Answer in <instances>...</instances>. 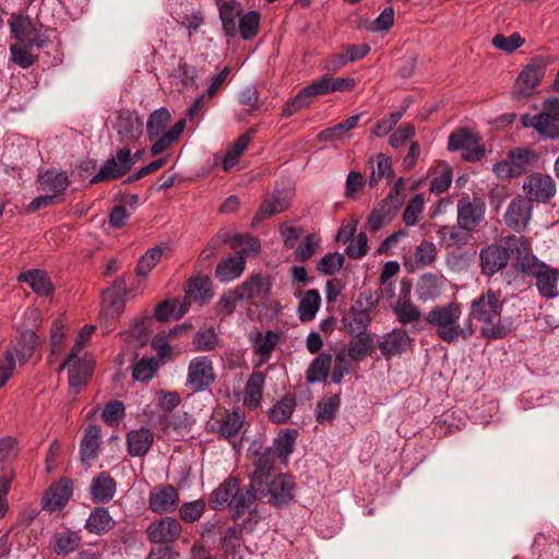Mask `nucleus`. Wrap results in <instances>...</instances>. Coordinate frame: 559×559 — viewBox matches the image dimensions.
Here are the masks:
<instances>
[{
    "label": "nucleus",
    "instance_id": "nucleus-64",
    "mask_svg": "<svg viewBox=\"0 0 559 559\" xmlns=\"http://www.w3.org/2000/svg\"><path fill=\"white\" fill-rule=\"evenodd\" d=\"M163 255V250L159 247L148 249L139 260L136 265V273L139 276H146L152 269L157 264Z\"/></svg>",
    "mask_w": 559,
    "mask_h": 559
},
{
    "label": "nucleus",
    "instance_id": "nucleus-22",
    "mask_svg": "<svg viewBox=\"0 0 559 559\" xmlns=\"http://www.w3.org/2000/svg\"><path fill=\"white\" fill-rule=\"evenodd\" d=\"M39 345V337L33 330H25L21 333L20 337L11 347L12 355L16 356L19 362L24 365L34 354Z\"/></svg>",
    "mask_w": 559,
    "mask_h": 559
},
{
    "label": "nucleus",
    "instance_id": "nucleus-47",
    "mask_svg": "<svg viewBox=\"0 0 559 559\" xmlns=\"http://www.w3.org/2000/svg\"><path fill=\"white\" fill-rule=\"evenodd\" d=\"M360 120V115H354L349 118L345 119L344 121L322 130L318 134V139L320 141H334L337 139H341L346 132L354 129L358 121Z\"/></svg>",
    "mask_w": 559,
    "mask_h": 559
},
{
    "label": "nucleus",
    "instance_id": "nucleus-28",
    "mask_svg": "<svg viewBox=\"0 0 559 559\" xmlns=\"http://www.w3.org/2000/svg\"><path fill=\"white\" fill-rule=\"evenodd\" d=\"M245 258L236 252L235 255H231L225 260H222L215 270V276L221 282H230L238 278L245 271Z\"/></svg>",
    "mask_w": 559,
    "mask_h": 559
},
{
    "label": "nucleus",
    "instance_id": "nucleus-20",
    "mask_svg": "<svg viewBox=\"0 0 559 559\" xmlns=\"http://www.w3.org/2000/svg\"><path fill=\"white\" fill-rule=\"evenodd\" d=\"M117 483L108 472H102L93 478L91 498L94 503H106L116 495Z\"/></svg>",
    "mask_w": 559,
    "mask_h": 559
},
{
    "label": "nucleus",
    "instance_id": "nucleus-1",
    "mask_svg": "<svg viewBox=\"0 0 559 559\" xmlns=\"http://www.w3.org/2000/svg\"><path fill=\"white\" fill-rule=\"evenodd\" d=\"M253 487L240 486L236 477H228L210 497L209 504L212 510L219 511L229 509L233 520H238L246 514L247 509L254 503Z\"/></svg>",
    "mask_w": 559,
    "mask_h": 559
},
{
    "label": "nucleus",
    "instance_id": "nucleus-59",
    "mask_svg": "<svg viewBox=\"0 0 559 559\" xmlns=\"http://www.w3.org/2000/svg\"><path fill=\"white\" fill-rule=\"evenodd\" d=\"M276 343L277 334L273 331H267L265 335L257 332L253 346L255 352L261 355L264 360H267L274 350Z\"/></svg>",
    "mask_w": 559,
    "mask_h": 559
},
{
    "label": "nucleus",
    "instance_id": "nucleus-51",
    "mask_svg": "<svg viewBox=\"0 0 559 559\" xmlns=\"http://www.w3.org/2000/svg\"><path fill=\"white\" fill-rule=\"evenodd\" d=\"M126 174L127 171L118 165L115 158H108L98 173L91 179L90 183L96 185L103 181L115 180L121 178Z\"/></svg>",
    "mask_w": 559,
    "mask_h": 559
},
{
    "label": "nucleus",
    "instance_id": "nucleus-19",
    "mask_svg": "<svg viewBox=\"0 0 559 559\" xmlns=\"http://www.w3.org/2000/svg\"><path fill=\"white\" fill-rule=\"evenodd\" d=\"M411 341L405 330L394 329L380 342L379 349L386 359H390L393 356L402 355L411 345Z\"/></svg>",
    "mask_w": 559,
    "mask_h": 559
},
{
    "label": "nucleus",
    "instance_id": "nucleus-39",
    "mask_svg": "<svg viewBox=\"0 0 559 559\" xmlns=\"http://www.w3.org/2000/svg\"><path fill=\"white\" fill-rule=\"evenodd\" d=\"M297 435V430L288 429L275 438L273 445L269 449L276 455L277 459H280L282 462H286L294 451Z\"/></svg>",
    "mask_w": 559,
    "mask_h": 559
},
{
    "label": "nucleus",
    "instance_id": "nucleus-56",
    "mask_svg": "<svg viewBox=\"0 0 559 559\" xmlns=\"http://www.w3.org/2000/svg\"><path fill=\"white\" fill-rule=\"evenodd\" d=\"M340 396L333 395L325 401L317 403V420L320 424L331 423L340 407Z\"/></svg>",
    "mask_w": 559,
    "mask_h": 559
},
{
    "label": "nucleus",
    "instance_id": "nucleus-57",
    "mask_svg": "<svg viewBox=\"0 0 559 559\" xmlns=\"http://www.w3.org/2000/svg\"><path fill=\"white\" fill-rule=\"evenodd\" d=\"M242 531L240 526L228 527L221 539V547L226 555L235 556L241 545Z\"/></svg>",
    "mask_w": 559,
    "mask_h": 559
},
{
    "label": "nucleus",
    "instance_id": "nucleus-16",
    "mask_svg": "<svg viewBox=\"0 0 559 559\" xmlns=\"http://www.w3.org/2000/svg\"><path fill=\"white\" fill-rule=\"evenodd\" d=\"M290 205L289 191L275 189L262 201L253 221H263L286 211Z\"/></svg>",
    "mask_w": 559,
    "mask_h": 559
},
{
    "label": "nucleus",
    "instance_id": "nucleus-62",
    "mask_svg": "<svg viewBox=\"0 0 559 559\" xmlns=\"http://www.w3.org/2000/svg\"><path fill=\"white\" fill-rule=\"evenodd\" d=\"M478 136L465 128H461L449 135L448 150L464 151L473 144Z\"/></svg>",
    "mask_w": 559,
    "mask_h": 559
},
{
    "label": "nucleus",
    "instance_id": "nucleus-32",
    "mask_svg": "<svg viewBox=\"0 0 559 559\" xmlns=\"http://www.w3.org/2000/svg\"><path fill=\"white\" fill-rule=\"evenodd\" d=\"M142 121L134 111H120L117 118L118 133L129 140L136 139L142 133Z\"/></svg>",
    "mask_w": 559,
    "mask_h": 559
},
{
    "label": "nucleus",
    "instance_id": "nucleus-3",
    "mask_svg": "<svg viewBox=\"0 0 559 559\" xmlns=\"http://www.w3.org/2000/svg\"><path fill=\"white\" fill-rule=\"evenodd\" d=\"M461 305L450 302L435 306L426 316L425 320L436 330L437 336L447 343H453L456 334V325L461 318Z\"/></svg>",
    "mask_w": 559,
    "mask_h": 559
},
{
    "label": "nucleus",
    "instance_id": "nucleus-13",
    "mask_svg": "<svg viewBox=\"0 0 559 559\" xmlns=\"http://www.w3.org/2000/svg\"><path fill=\"white\" fill-rule=\"evenodd\" d=\"M215 376L212 360L207 357H197L191 360L188 369V383L194 391H202L211 385Z\"/></svg>",
    "mask_w": 559,
    "mask_h": 559
},
{
    "label": "nucleus",
    "instance_id": "nucleus-50",
    "mask_svg": "<svg viewBox=\"0 0 559 559\" xmlns=\"http://www.w3.org/2000/svg\"><path fill=\"white\" fill-rule=\"evenodd\" d=\"M170 120V112L167 108L162 107L153 111L146 123V132L150 140L157 138L165 129L167 122Z\"/></svg>",
    "mask_w": 559,
    "mask_h": 559
},
{
    "label": "nucleus",
    "instance_id": "nucleus-35",
    "mask_svg": "<svg viewBox=\"0 0 559 559\" xmlns=\"http://www.w3.org/2000/svg\"><path fill=\"white\" fill-rule=\"evenodd\" d=\"M353 338L348 345V356L354 361H361L374 349V340L372 334L352 335Z\"/></svg>",
    "mask_w": 559,
    "mask_h": 559
},
{
    "label": "nucleus",
    "instance_id": "nucleus-37",
    "mask_svg": "<svg viewBox=\"0 0 559 559\" xmlns=\"http://www.w3.org/2000/svg\"><path fill=\"white\" fill-rule=\"evenodd\" d=\"M332 366V355L322 353L310 364L306 379L309 383L322 382L329 376Z\"/></svg>",
    "mask_w": 559,
    "mask_h": 559
},
{
    "label": "nucleus",
    "instance_id": "nucleus-27",
    "mask_svg": "<svg viewBox=\"0 0 559 559\" xmlns=\"http://www.w3.org/2000/svg\"><path fill=\"white\" fill-rule=\"evenodd\" d=\"M115 520L107 508L95 507L85 523V528L96 535H104L115 527Z\"/></svg>",
    "mask_w": 559,
    "mask_h": 559
},
{
    "label": "nucleus",
    "instance_id": "nucleus-34",
    "mask_svg": "<svg viewBox=\"0 0 559 559\" xmlns=\"http://www.w3.org/2000/svg\"><path fill=\"white\" fill-rule=\"evenodd\" d=\"M187 298L195 301L206 302L213 296L212 281L207 276L191 278L186 287Z\"/></svg>",
    "mask_w": 559,
    "mask_h": 559
},
{
    "label": "nucleus",
    "instance_id": "nucleus-40",
    "mask_svg": "<svg viewBox=\"0 0 559 559\" xmlns=\"http://www.w3.org/2000/svg\"><path fill=\"white\" fill-rule=\"evenodd\" d=\"M100 427L91 425L87 427L84 438L81 441V455L83 461L96 457L99 448Z\"/></svg>",
    "mask_w": 559,
    "mask_h": 559
},
{
    "label": "nucleus",
    "instance_id": "nucleus-17",
    "mask_svg": "<svg viewBox=\"0 0 559 559\" xmlns=\"http://www.w3.org/2000/svg\"><path fill=\"white\" fill-rule=\"evenodd\" d=\"M503 247L507 249L509 255H513L516 260L515 267L521 269L524 273L525 263L530 265L532 262H539L534 255L531 254V243L522 236H510L503 241Z\"/></svg>",
    "mask_w": 559,
    "mask_h": 559
},
{
    "label": "nucleus",
    "instance_id": "nucleus-9",
    "mask_svg": "<svg viewBox=\"0 0 559 559\" xmlns=\"http://www.w3.org/2000/svg\"><path fill=\"white\" fill-rule=\"evenodd\" d=\"M510 260L507 249L503 245H488L479 251L480 273L487 277H491L499 271L503 270Z\"/></svg>",
    "mask_w": 559,
    "mask_h": 559
},
{
    "label": "nucleus",
    "instance_id": "nucleus-12",
    "mask_svg": "<svg viewBox=\"0 0 559 559\" xmlns=\"http://www.w3.org/2000/svg\"><path fill=\"white\" fill-rule=\"evenodd\" d=\"M178 503L179 492L173 485H158L150 493L148 507L154 513H170Z\"/></svg>",
    "mask_w": 559,
    "mask_h": 559
},
{
    "label": "nucleus",
    "instance_id": "nucleus-38",
    "mask_svg": "<svg viewBox=\"0 0 559 559\" xmlns=\"http://www.w3.org/2000/svg\"><path fill=\"white\" fill-rule=\"evenodd\" d=\"M471 233L462 230L459 226H441L438 231V238L440 243L450 247H463L466 246L471 238Z\"/></svg>",
    "mask_w": 559,
    "mask_h": 559
},
{
    "label": "nucleus",
    "instance_id": "nucleus-48",
    "mask_svg": "<svg viewBox=\"0 0 559 559\" xmlns=\"http://www.w3.org/2000/svg\"><path fill=\"white\" fill-rule=\"evenodd\" d=\"M261 15L258 11H249L241 15L237 24V33L243 40L252 39L259 32Z\"/></svg>",
    "mask_w": 559,
    "mask_h": 559
},
{
    "label": "nucleus",
    "instance_id": "nucleus-41",
    "mask_svg": "<svg viewBox=\"0 0 559 559\" xmlns=\"http://www.w3.org/2000/svg\"><path fill=\"white\" fill-rule=\"evenodd\" d=\"M264 374L262 372H254L248 380L245 391V403L250 408H255L260 405L263 393Z\"/></svg>",
    "mask_w": 559,
    "mask_h": 559
},
{
    "label": "nucleus",
    "instance_id": "nucleus-26",
    "mask_svg": "<svg viewBox=\"0 0 559 559\" xmlns=\"http://www.w3.org/2000/svg\"><path fill=\"white\" fill-rule=\"evenodd\" d=\"M81 543V536L71 530L56 532L51 537L50 546L58 556H68L73 552Z\"/></svg>",
    "mask_w": 559,
    "mask_h": 559
},
{
    "label": "nucleus",
    "instance_id": "nucleus-21",
    "mask_svg": "<svg viewBox=\"0 0 559 559\" xmlns=\"http://www.w3.org/2000/svg\"><path fill=\"white\" fill-rule=\"evenodd\" d=\"M154 442V435L148 428L131 430L127 433L128 453L132 456H144Z\"/></svg>",
    "mask_w": 559,
    "mask_h": 559
},
{
    "label": "nucleus",
    "instance_id": "nucleus-42",
    "mask_svg": "<svg viewBox=\"0 0 559 559\" xmlns=\"http://www.w3.org/2000/svg\"><path fill=\"white\" fill-rule=\"evenodd\" d=\"M528 123L540 134L552 139L559 136V119L552 117L550 114L540 112L539 115H535L531 118Z\"/></svg>",
    "mask_w": 559,
    "mask_h": 559
},
{
    "label": "nucleus",
    "instance_id": "nucleus-23",
    "mask_svg": "<svg viewBox=\"0 0 559 559\" xmlns=\"http://www.w3.org/2000/svg\"><path fill=\"white\" fill-rule=\"evenodd\" d=\"M38 180L43 191L50 193V195H58L59 203L63 201L64 191L70 186V181L66 173L47 170L39 175Z\"/></svg>",
    "mask_w": 559,
    "mask_h": 559
},
{
    "label": "nucleus",
    "instance_id": "nucleus-18",
    "mask_svg": "<svg viewBox=\"0 0 559 559\" xmlns=\"http://www.w3.org/2000/svg\"><path fill=\"white\" fill-rule=\"evenodd\" d=\"M516 176H521L538 167L539 153L528 147H513L508 152Z\"/></svg>",
    "mask_w": 559,
    "mask_h": 559
},
{
    "label": "nucleus",
    "instance_id": "nucleus-29",
    "mask_svg": "<svg viewBox=\"0 0 559 559\" xmlns=\"http://www.w3.org/2000/svg\"><path fill=\"white\" fill-rule=\"evenodd\" d=\"M241 13L242 5L235 0L226 1L219 7V19L226 36L236 37L237 19L241 16Z\"/></svg>",
    "mask_w": 559,
    "mask_h": 559
},
{
    "label": "nucleus",
    "instance_id": "nucleus-5",
    "mask_svg": "<svg viewBox=\"0 0 559 559\" xmlns=\"http://www.w3.org/2000/svg\"><path fill=\"white\" fill-rule=\"evenodd\" d=\"M486 204L479 198L462 197L456 204V221L459 227L466 231H474L485 219Z\"/></svg>",
    "mask_w": 559,
    "mask_h": 559
},
{
    "label": "nucleus",
    "instance_id": "nucleus-36",
    "mask_svg": "<svg viewBox=\"0 0 559 559\" xmlns=\"http://www.w3.org/2000/svg\"><path fill=\"white\" fill-rule=\"evenodd\" d=\"M371 321L372 318L369 313L357 312L356 310H348L342 319L346 332L350 335L367 334Z\"/></svg>",
    "mask_w": 559,
    "mask_h": 559
},
{
    "label": "nucleus",
    "instance_id": "nucleus-24",
    "mask_svg": "<svg viewBox=\"0 0 559 559\" xmlns=\"http://www.w3.org/2000/svg\"><path fill=\"white\" fill-rule=\"evenodd\" d=\"M396 204L380 201L371 211L367 219V227L370 231H378L384 225L391 223L399 213Z\"/></svg>",
    "mask_w": 559,
    "mask_h": 559
},
{
    "label": "nucleus",
    "instance_id": "nucleus-7",
    "mask_svg": "<svg viewBox=\"0 0 559 559\" xmlns=\"http://www.w3.org/2000/svg\"><path fill=\"white\" fill-rule=\"evenodd\" d=\"M524 273L536 278V287L543 297L554 298L558 295V270L548 266L544 262L533 261L531 265L525 263Z\"/></svg>",
    "mask_w": 559,
    "mask_h": 559
},
{
    "label": "nucleus",
    "instance_id": "nucleus-33",
    "mask_svg": "<svg viewBox=\"0 0 559 559\" xmlns=\"http://www.w3.org/2000/svg\"><path fill=\"white\" fill-rule=\"evenodd\" d=\"M242 426H243V414L242 413H240L238 411L227 413L221 421V425L218 428V435H219V437L229 440L230 443L233 444V447L236 448L237 442H236V440H231V439L236 438L238 436Z\"/></svg>",
    "mask_w": 559,
    "mask_h": 559
},
{
    "label": "nucleus",
    "instance_id": "nucleus-49",
    "mask_svg": "<svg viewBox=\"0 0 559 559\" xmlns=\"http://www.w3.org/2000/svg\"><path fill=\"white\" fill-rule=\"evenodd\" d=\"M241 301L235 289H227L222 294L217 302L214 305L215 316L221 320L231 316L236 309L237 302Z\"/></svg>",
    "mask_w": 559,
    "mask_h": 559
},
{
    "label": "nucleus",
    "instance_id": "nucleus-14",
    "mask_svg": "<svg viewBox=\"0 0 559 559\" xmlns=\"http://www.w3.org/2000/svg\"><path fill=\"white\" fill-rule=\"evenodd\" d=\"M545 75V63L540 59H534L519 74L514 86V93L528 96L540 83Z\"/></svg>",
    "mask_w": 559,
    "mask_h": 559
},
{
    "label": "nucleus",
    "instance_id": "nucleus-54",
    "mask_svg": "<svg viewBox=\"0 0 559 559\" xmlns=\"http://www.w3.org/2000/svg\"><path fill=\"white\" fill-rule=\"evenodd\" d=\"M188 305L187 302L180 304L178 301L164 300L157 305L155 318L158 321H167L171 316L180 318L188 311Z\"/></svg>",
    "mask_w": 559,
    "mask_h": 559
},
{
    "label": "nucleus",
    "instance_id": "nucleus-55",
    "mask_svg": "<svg viewBox=\"0 0 559 559\" xmlns=\"http://www.w3.org/2000/svg\"><path fill=\"white\" fill-rule=\"evenodd\" d=\"M393 311L400 323L406 325L420 319L419 309L411 300H397Z\"/></svg>",
    "mask_w": 559,
    "mask_h": 559
},
{
    "label": "nucleus",
    "instance_id": "nucleus-25",
    "mask_svg": "<svg viewBox=\"0 0 559 559\" xmlns=\"http://www.w3.org/2000/svg\"><path fill=\"white\" fill-rule=\"evenodd\" d=\"M276 459V455L269 448L261 453H257L253 461L254 471L251 475V481L249 485H254L259 481L261 483L262 480L274 476Z\"/></svg>",
    "mask_w": 559,
    "mask_h": 559
},
{
    "label": "nucleus",
    "instance_id": "nucleus-31",
    "mask_svg": "<svg viewBox=\"0 0 559 559\" xmlns=\"http://www.w3.org/2000/svg\"><path fill=\"white\" fill-rule=\"evenodd\" d=\"M17 280L19 282L27 283L38 295L48 296L53 290V285L47 273L38 269L27 270L21 273Z\"/></svg>",
    "mask_w": 559,
    "mask_h": 559
},
{
    "label": "nucleus",
    "instance_id": "nucleus-4",
    "mask_svg": "<svg viewBox=\"0 0 559 559\" xmlns=\"http://www.w3.org/2000/svg\"><path fill=\"white\" fill-rule=\"evenodd\" d=\"M522 190L530 203L546 204L555 198L557 193V183L555 179L544 173H532L523 181Z\"/></svg>",
    "mask_w": 559,
    "mask_h": 559
},
{
    "label": "nucleus",
    "instance_id": "nucleus-15",
    "mask_svg": "<svg viewBox=\"0 0 559 559\" xmlns=\"http://www.w3.org/2000/svg\"><path fill=\"white\" fill-rule=\"evenodd\" d=\"M72 493V481L68 478H61L46 490L43 497V508L50 512L61 510L68 503Z\"/></svg>",
    "mask_w": 559,
    "mask_h": 559
},
{
    "label": "nucleus",
    "instance_id": "nucleus-30",
    "mask_svg": "<svg viewBox=\"0 0 559 559\" xmlns=\"http://www.w3.org/2000/svg\"><path fill=\"white\" fill-rule=\"evenodd\" d=\"M443 289L441 278L432 273H426L420 276L416 285V294L419 300L430 301L438 298Z\"/></svg>",
    "mask_w": 559,
    "mask_h": 559
},
{
    "label": "nucleus",
    "instance_id": "nucleus-53",
    "mask_svg": "<svg viewBox=\"0 0 559 559\" xmlns=\"http://www.w3.org/2000/svg\"><path fill=\"white\" fill-rule=\"evenodd\" d=\"M9 24L11 33L16 38V41H26L32 28L35 26L29 16L22 14H13L10 17Z\"/></svg>",
    "mask_w": 559,
    "mask_h": 559
},
{
    "label": "nucleus",
    "instance_id": "nucleus-61",
    "mask_svg": "<svg viewBox=\"0 0 559 559\" xmlns=\"http://www.w3.org/2000/svg\"><path fill=\"white\" fill-rule=\"evenodd\" d=\"M231 248L242 257L243 254H257L260 251V242L254 237L235 234L233 235Z\"/></svg>",
    "mask_w": 559,
    "mask_h": 559
},
{
    "label": "nucleus",
    "instance_id": "nucleus-60",
    "mask_svg": "<svg viewBox=\"0 0 559 559\" xmlns=\"http://www.w3.org/2000/svg\"><path fill=\"white\" fill-rule=\"evenodd\" d=\"M425 199L423 194L414 195L407 203L403 212V222L406 226H415L419 221V215L424 211Z\"/></svg>",
    "mask_w": 559,
    "mask_h": 559
},
{
    "label": "nucleus",
    "instance_id": "nucleus-11",
    "mask_svg": "<svg viewBox=\"0 0 559 559\" xmlns=\"http://www.w3.org/2000/svg\"><path fill=\"white\" fill-rule=\"evenodd\" d=\"M532 217V203L522 195L514 197L504 213L506 225L516 233L527 227Z\"/></svg>",
    "mask_w": 559,
    "mask_h": 559
},
{
    "label": "nucleus",
    "instance_id": "nucleus-58",
    "mask_svg": "<svg viewBox=\"0 0 559 559\" xmlns=\"http://www.w3.org/2000/svg\"><path fill=\"white\" fill-rule=\"evenodd\" d=\"M206 503L203 499L185 502L179 508V516L185 523H194L203 515Z\"/></svg>",
    "mask_w": 559,
    "mask_h": 559
},
{
    "label": "nucleus",
    "instance_id": "nucleus-45",
    "mask_svg": "<svg viewBox=\"0 0 559 559\" xmlns=\"http://www.w3.org/2000/svg\"><path fill=\"white\" fill-rule=\"evenodd\" d=\"M321 305V296L317 289H309L299 302V318L302 322L311 321Z\"/></svg>",
    "mask_w": 559,
    "mask_h": 559
},
{
    "label": "nucleus",
    "instance_id": "nucleus-44",
    "mask_svg": "<svg viewBox=\"0 0 559 559\" xmlns=\"http://www.w3.org/2000/svg\"><path fill=\"white\" fill-rule=\"evenodd\" d=\"M68 365L69 384L71 388L75 389L76 392H80L92 374V367L90 364L82 360H76L75 362Z\"/></svg>",
    "mask_w": 559,
    "mask_h": 559
},
{
    "label": "nucleus",
    "instance_id": "nucleus-43",
    "mask_svg": "<svg viewBox=\"0 0 559 559\" xmlns=\"http://www.w3.org/2000/svg\"><path fill=\"white\" fill-rule=\"evenodd\" d=\"M253 130L251 129L249 132L243 133L240 135L236 142L230 146V148L227 151L224 160H223V169L225 171H228L231 169L238 162L241 154L247 148L248 144L250 143L252 139Z\"/></svg>",
    "mask_w": 559,
    "mask_h": 559
},
{
    "label": "nucleus",
    "instance_id": "nucleus-10",
    "mask_svg": "<svg viewBox=\"0 0 559 559\" xmlns=\"http://www.w3.org/2000/svg\"><path fill=\"white\" fill-rule=\"evenodd\" d=\"M182 532L180 522L171 516L160 518L146 528L147 539L153 544H170L177 540Z\"/></svg>",
    "mask_w": 559,
    "mask_h": 559
},
{
    "label": "nucleus",
    "instance_id": "nucleus-2",
    "mask_svg": "<svg viewBox=\"0 0 559 559\" xmlns=\"http://www.w3.org/2000/svg\"><path fill=\"white\" fill-rule=\"evenodd\" d=\"M249 487H253L254 502L267 503L277 509L287 506L294 499L296 489L292 476L283 473Z\"/></svg>",
    "mask_w": 559,
    "mask_h": 559
},
{
    "label": "nucleus",
    "instance_id": "nucleus-52",
    "mask_svg": "<svg viewBox=\"0 0 559 559\" xmlns=\"http://www.w3.org/2000/svg\"><path fill=\"white\" fill-rule=\"evenodd\" d=\"M295 406L296 402L294 397L284 396L270 411V419L276 424L286 423L290 418Z\"/></svg>",
    "mask_w": 559,
    "mask_h": 559
},
{
    "label": "nucleus",
    "instance_id": "nucleus-6",
    "mask_svg": "<svg viewBox=\"0 0 559 559\" xmlns=\"http://www.w3.org/2000/svg\"><path fill=\"white\" fill-rule=\"evenodd\" d=\"M503 301L497 292L488 289L476 299L469 307V318L484 323H493V320L500 316Z\"/></svg>",
    "mask_w": 559,
    "mask_h": 559
},
{
    "label": "nucleus",
    "instance_id": "nucleus-46",
    "mask_svg": "<svg viewBox=\"0 0 559 559\" xmlns=\"http://www.w3.org/2000/svg\"><path fill=\"white\" fill-rule=\"evenodd\" d=\"M29 43L16 41L10 46L11 59L14 63L23 69H27L34 64L38 55L33 53Z\"/></svg>",
    "mask_w": 559,
    "mask_h": 559
},
{
    "label": "nucleus",
    "instance_id": "nucleus-63",
    "mask_svg": "<svg viewBox=\"0 0 559 559\" xmlns=\"http://www.w3.org/2000/svg\"><path fill=\"white\" fill-rule=\"evenodd\" d=\"M299 92L308 105H310L317 96L331 94L329 86V74H324L321 79L313 81L311 84L302 87Z\"/></svg>",
    "mask_w": 559,
    "mask_h": 559
},
{
    "label": "nucleus",
    "instance_id": "nucleus-8",
    "mask_svg": "<svg viewBox=\"0 0 559 559\" xmlns=\"http://www.w3.org/2000/svg\"><path fill=\"white\" fill-rule=\"evenodd\" d=\"M271 281L262 274H252L245 282L238 285L235 292L241 301H247L251 306H257L255 299L265 300L270 296Z\"/></svg>",
    "mask_w": 559,
    "mask_h": 559
}]
</instances>
